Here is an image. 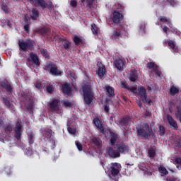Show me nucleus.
<instances>
[{"instance_id":"30","label":"nucleus","mask_w":181,"mask_h":181,"mask_svg":"<svg viewBox=\"0 0 181 181\" xmlns=\"http://www.w3.org/2000/svg\"><path fill=\"white\" fill-rule=\"evenodd\" d=\"M177 93H179V88L175 86H171V88L170 89V94L171 95H176V94H177Z\"/></svg>"},{"instance_id":"41","label":"nucleus","mask_w":181,"mask_h":181,"mask_svg":"<svg viewBox=\"0 0 181 181\" xmlns=\"http://www.w3.org/2000/svg\"><path fill=\"white\" fill-rule=\"evenodd\" d=\"M167 2H168L171 6H175L177 4L176 0H167Z\"/></svg>"},{"instance_id":"63","label":"nucleus","mask_w":181,"mask_h":181,"mask_svg":"<svg viewBox=\"0 0 181 181\" xmlns=\"http://www.w3.org/2000/svg\"><path fill=\"white\" fill-rule=\"evenodd\" d=\"M173 32H175V29L173 28V30H171Z\"/></svg>"},{"instance_id":"21","label":"nucleus","mask_w":181,"mask_h":181,"mask_svg":"<svg viewBox=\"0 0 181 181\" xmlns=\"http://www.w3.org/2000/svg\"><path fill=\"white\" fill-rule=\"evenodd\" d=\"M62 91L64 94H66V95H71V87L69 83H64L62 86Z\"/></svg>"},{"instance_id":"7","label":"nucleus","mask_w":181,"mask_h":181,"mask_svg":"<svg viewBox=\"0 0 181 181\" xmlns=\"http://www.w3.org/2000/svg\"><path fill=\"white\" fill-rule=\"evenodd\" d=\"M49 108L52 112H59L60 111V100L55 99L49 103Z\"/></svg>"},{"instance_id":"34","label":"nucleus","mask_w":181,"mask_h":181,"mask_svg":"<svg viewBox=\"0 0 181 181\" xmlns=\"http://www.w3.org/2000/svg\"><path fill=\"white\" fill-rule=\"evenodd\" d=\"M74 42L75 45H80L81 42H83V37H78V36H75L74 37Z\"/></svg>"},{"instance_id":"56","label":"nucleus","mask_w":181,"mask_h":181,"mask_svg":"<svg viewBox=\"0 0 181 181\" xmlns=\"http://www.w3.org/2000/svg\"><path fill=\"white\" fill-rule=\"evenodd\" d=\"M127 119H122L120 122V125H122V124H127Z\"/></svg>"},{"instance_id":"48","label":"nucleus","mask_w":181,"mask_h":181,"mask_svg":"<svg viewBox=\"0 0 181 181\" xmlns=\"http://www.w3.org/2000/svg\"><path fill=\"white\" fill-rule=\"evenodd\" d=\"M28 140L30 144H33V134H30L28 135Z\"/></svg>"},{"instance_id":"37","label":"nucleus","mask_w":181,"mask_h":181,"mask_svg":"<svg viewBox=\"0 0 181 181\" xmlns=\"http://www.w3.org/2000/svg\"><path fill=\"white\" fill-rule=\"evenodd\" d=\"M92 142H93L96 146H100V145H101V140L97 138H93Z\"/></svg>"},{"instance_id":"5","label":"nucleus","mask_w":181,"mask_h":181,"mask_svg":"<svg viewBox=\"0 0 181 181\" xmlns=\"http://www.w3.org/2000/svg\"><path fill=\"white\" fill-rule=\"evenodd\" d=\"M27 60L30 66L33 64L35 66H40V62H39V57L35 53L30 52Z\"/></svg>"},{"instance_id":"12","label":"nucleus","mask_w":181,"mask_h":181,"mask_svg":"<svg viewBox=\"0 0 181 181\" xmlns=\"http://www.w3.org/2000/svg\"><path fill=\"white\" fill-rule=\"evenodd\" d=\"M168 43V46L172 49L173 52L175 53L179 52V47L176 46V43L173 40H168V41H164L163 45L164 46H166V44Z\"/></svg>"},{"instance_id":"29","label":"nucleus","mask_w":181,"mask_h":181,"mask_svg":"<svg viewBox=\"0 0 181 181\" xmlns=\"http://www.w3.org/2000/svg\"><path fill=\"white\" fill-rule=\"evenodd\" d=\"M39 16V11L36 8H33L32 10V14H31V18L34 21H36Z\"/></svg>"},{"instance_id":"33","label":"nucleus","mask_w":181,"mask_h":181,"mask_svg":"<svg viewBox=\"0 0 181 181\" xmlns=\"http://www.w3.org/2000/svg\"><path fill=\"white\" fill-rule=\"evenodd\" d=\"M67 74H68L69 77L71 78V80H72V81H76V78H77V76H76V73H74L71 71H68Z\"/></svg>"},{"instance_id":"24","label":"nucleus","mask_w":181,"mask_h":181,"mask_svg":"<svg viewBox=\"0 0 181 181\" xmlns=\"http://www.w3.org/2000/svg\"><path fill=\"white\" fill-rule=\"evenodd\" d=\"M1 87H3V88H6L7 91H12V86H11V83L9 82H8V81L4 80L1 83Z\"/></svg>"},{"instance_id":"55","label":"nucleus","mask_w":181,"mask_h":181,"mask_svg":"<svg viewBox=\"0 0 181 181\" xmlns=\"http://www.w3.org/2000/svg\"><path fill=\"white\" fill-rule=\"evenodd\" d=\"M35 87L38 89L42 88V83H40V82L35 83Z\"/></svg>"},{"instance_id":"3","label":"nucleus","mask_w":181,"mask_h":181,"mask_svg":"<svg viewBox=\"0 0 181 181\" xmlns=\"http://www.w3.org/2000/svg\"><path fill=\"white\" fill-rule=\"evenodd\" d=\"M83 93L84 97V101L86 104H91L93 99L94 98V95L91 91V85L86 84L83 86Z\"/></svg>"},{"instance_id":"57","label":"nucleus","mask_w":181,"mask_h":181,"mask_svg":"<svg viewBox=\"0 0 181 181\" xmlns=\"http://www.w3.org/2000/svg\"><path fill=\"white\" fill-rule=\"evenodd\" d=\"M6 23H7V26H8V28H11V27H12V22L8 21L6 22Z\"/></svg>"},{"instance_id":"62","label":"nucleus","mask_w":181,"mask_h":181,"mask_svg":"<svg viewBox=\"0 0 181 181\" xmlns=\"http://www.w3.org/2000/svg\"><path fill=\"white\" fill-rule=\"evenodd\" d=\"M2 122H4V121L2 120V119H0V125H2Z\"/></svg>"},{"instance_id":"15","label":"nucleus","mask_w":181,"mask_h":181,"mask_svg":"<svg viewBox=\"0 0 181 181\" xmlns=\"http://www.w3.org/2000/svg\"><path fill=\"white\" fill-rule=\"evenodd\" d=\"M115 66L117 70L122 71L125 66V59L119 58L115 61Z\"/></svg>"},{"instance_id":"40","label":"nucleus","mask_w":181,"mask_h":181,"mask_svg":"<svg viewBox=\"0 0 181 181\" xmlns=\"http://www.w3.org/2000/svg\"><path fill=\"white\" fill-rule=\"evenodd\" d=\"M41 54H42V56H44V57H49V54H47V50L45 49H41Z\"/></svg>"},{"instance_id":"60","label":"nucleus","mask_w":181,"mask_h":181,"mask_svg":"<svg viewBox=\"0 0 181 181\" xmlns=\"http://www.w3.org/2000/svg\"><path fill=\"white\" fill-rule=\"evenodd\" d=\"M137 104H138V105H139V107H142V102L139 101V102H137Z\"/></svg>"},{"instance_id":"45","label":"nucleus","mask_w":181,"mask_h":181,"mask_svg":"<svg viewBox=\"0 0 181 181\" xmlns=\"http://www.w3.org/2000/svg\"><path fill=\"white\" fill-rule=\"evenodd\" d=\"M68 132H69V134H71L72 135H74V134H76V129L69 127L68 128Z\"/></svg>"},{"instance_id":"47","label":"nucleus","mask_w":181,"mask_h":181,"mask_svg":"<svg viewBox=\"0 0 181 181\" xmlns=\"http://www.w3.org/2000/svg\"><path fill=\"white\" fill-rule=\"evenodd\" d=\"M163 30L165 32V33H170V30H169V28L166 26H163Z\"/></svg>"},{"instance_id":"36","label":"nucleus","mask_w":181,"mask_h":181,"mask_svg":"<svg viewBox=\"0 0 181 181\" xmlns=\"http://www.w3.org/2000/svg\"><path fill=\"white\" fill-rule=\"evenodd\" d=\"M121 37V33L119 31H115L112 35V39H119Z\"/></svg>"},{"instance_id":"35","label":"nucleus","mask_w":181,"mask_h":181,"mask_svg":"<svg viewBox=\"0 0 181 181\" xmlns=\"http://www.w3.org/2000/svg\"><path fill=\"white\" fill-rule=\"evenodd\" d=\"M158 170L160 173H161L162 176H163V175H168V170H166V168L163 166H160L158 168Z\"/></svg>"},{"instance_id":"44","label":"nucleus","mask_w":181,"mask_h":181,"mask_svg":"<svg viewBox=\"0 0 181 181\" xmlns=\"http://www.w3.org/2000/svg\"><path fill=\"white\" fill-rule=\"evenodd\" d=\"M114 9H123L122 5H121L119 3H117L115 5Z\"/></svg>"},{"instance_id":"46","label":"nucleus","mask_w":181,"mask_h":181,"mask_svg":"<svg viewBox=\"0 0 181 181\" xmlns=\"http://www.w3.org/2000/svg\"><path fill=\"white\" fill-rule=\"evenodd\" d=\"M70 5L71 6H73V8H76V6H77V1L76 0L71 1Z\"/></svg>"},{"instance_id":"19","label":"nucleus","mask_w":181,"mask_h":181,"mask_svg":"<svg viewBox=\"0 0 181 181\" xmlns=\"http://www.w3.org/2000/svg\"><path fill=\"white\" fill-rule=\"evenodd\" d=\"M107 153L109 155V156H110V158H119V156H121V154L119 153V152L117 150H114L112 148H109L107 149Z\"/></svg>"},{"instance_id":"31","label":"nucleus","mask_w":181,"mask_h":181,"mask_svg":"<svg viewBox=\"0 0 181 181\" xmlns=\"http://www.w3.org/2000/svg\"><path fill=\"white\" fill-rule=\"evenodd\" d=\"M105 90L107 93L109 94V97H112V95H114L115 90L112 87L110 86H106Z\"/></svg>"},{"instance_id":"59","label":"nucleus","mask_w":181,"mask_h":181,"mask_svg":"<svg viewBox=\"0 0 181 181\" xmlns=\"http://www.w3.org/2000/svg\"><path fill=\"white\" fill-rule=\"evenodd\" d=\"M29 17L28 16H25V18H24V21L26 23H29Z\"/></svg>"},{"instance_id":"18","label":"nucleus","mask_w":181,"mask_h":181,"mask_svg":"<svg viewBox=\"0 0 181 181\" xmlns=\"http://www.w3.org/2000/svg\"><path fill=\"white\" fill-rule=\"evenodd\" d=\"M31 1V4L33 5H35V6H42V8H47V5L46 4V2H45V0H27Z\"/></svg>"},{"instance_id":"9","label":"nucleus","mask_w":181,"mask_h":181,"mask_svg":"<svg viewBox=\"0 0 181 181\" xmlns=\"http://www.w3.org/2000/svg\"><path fill=\"white\" fill-rule=\"evenodd\" d=\"M123 18L124 16H122V13H121V12L118 11H115L113 12L112 20L114 22V23H119Z\"/></svg>"},{"instance_id":"25","label":"nucleus","mask_w":181,"mask_h":181,"mask_svg":"<svg viewBox=\"0 0 181 181\" xmlns=\"http://www.w3.org/2000/svg\"><path fill=\"white\" fill-rule=\"evenodd\" d=\"M160 21L161 22L160 25L161 26H163V25H168L169 28H170L171 29H173V27H172V23H171V21H170V19H167L166 18H161L160 19Z\"/></svg>"},{"instance_id":"10","label":"nucleus","mask_w":181,"mask_h":181,"mask_svg":"<svg viewBox=\"0 0 181 181\" xmlns=\"http://www.w3.org/2000/svg\"><path fill=\"white\" fill-rule=\"evenodd\" d=\"M148 69H152L153 71L158 76L162 77V72L159 71V67L157 65H155L153 62H148L147 64Z\"/></svg>"},{"instance_id":"4","label":"nucleus","mask_w":181,"mask_h":181,"mask_svg":"<svg viewBox=\"0 0 181 181\" xmlns=\"http://www.w3.org/2000/svg\"><path fill=\"white\" fill-rule=\"evenodd\" d=\"M18 45L20 50H23V52H28V50H32L33 49V47L35 46V41L32 40H18Z\"/></svg>"},{"instance_id":"17","label":"nucleus","mask_w":181,"mask_h":181,"mask_svg":"<svg viewBox=\"0 0 181 181\" xmlns=\"http://www.w3.org/2000/svg\"><path fill=\"white\" fill-rule=\"evenodd\" d=\"M170 162L177 166V168L181 170V157L174 156L171 158Z\"/></svg>"},{"instance_id":"23","label":"nucleus","mask_w":181,"mask_h":181,"mask_svg":"<svg viewBox=\"0 0 181 181\" xmlns=\"http://www.w3.org/2000/svg\"><path fill=\"white\" fill-rule=\"evenodd\" d=\"M109 134H110V144L111 145H115L117 141H118V135L111 130H108Z\"/></svg>"},{"instance_id":"11","label":"nucleus","mask_w":181,"mask_h":181,"mask_svg":"<svg viewBox=\"0 0 181 181\" xmlns=\"http://www.w3.org/2000/svg\"><path fill=\"white\" fill-rule=\"evenodd\" d=\"M47 67L49 69V71L52 76H62V71L57 69V66L55 64H49Z\"/></svg>"},{"instance_id":"52","label":"nucleus","mask_w":181,"mask_h":181,"mask_svg":"<svg viewBox=\"0 0 181 181\" xmlns=\"http://www.w3.org/2000/svg\"><path fill=\"white\" fill-rule=\"evenodd\" d=\"M63 45H64V49H69L70 46V45L69 44V42L67 41L64 42Z\"/></svg>"},{"instance_id":"53","label":"nucleus","mask_w":181,"mask_h":181,"mask_svg":"<svg viewBox=\"0 0 181 181\" xmlns=\"http://www.w3.org/2000/svg\"><path fill=\"white\" fill-rule=\"evenodd\" d=\"M1 9H3V11H4V12H8V7H7V6L6 5H2L1 6Z\"/></svg>"},{"instance_id":"27","label":"nucleus","mask_w":181,"mask_h":181,"mask_svg":"<svg viewBox=\"0 0 181 181\" xmlns=\"http://www.w3.org/2000/svg\"><path fill=\"white\" fill-rule=\"evenodd\" d=\"M43 131V133H42V135L43 136L45 137V141L49 139V138H50V136H52V130L47 129H44L42 130Z\"/></svg>"},{"instance_id":"1","label":"nucleus","mask_w":181,"mask_h":181,"mask_svg":"<svg viewBox=\"0 0 181 181\" xmlns=\"http://www.w3.org/2000/svg\"><path fill=\"white\" fill-rule=\"evenodd\" d=\"M121 84L122 88H127L129 90V91L134 93L136 97H140L141 100L143 103H144V104L146 103L149 104L151 103V100L146 98V90L143 86L139 87V89L137 90L136 87L135 86L129 87L127 86V82L124 81L121 82Z\"/></svg>"},{"instance_id":"2","label":"nucleus","mask_w":181,"mask_h":181,"mask_svg":"<svg viewBox=\"0 0 181 181\" xmlns=\"http://www.w3.org/2000/svg\"><path fill=\"white\" fill-rule=\"evenodd\" d=\"M138 135L139 136H142V138H149V136H151L153 138V131H151L149 129V124H144L141 126L140 127H136Z\"/></svg>"},{"instance_id":"22","label":"nucleus","mask_w":181,"mask_h":181,"mask_svg":"<svg viewBox=\"0 0 181 181\" xmlns=\"http://www.w3.org/2000/svg\"><path fill=\"white\" fill-rule=\"evenodd\" d=\"M167 118L171 128H173V129H177V123L175 122V119L170 115H168Z\"/></svg>"},{"instance_id":"6","label":"nucleus","mask_w":181,"mask_h":181,"mask_svg":"<svg viewBox=\"0 0 181 181\" xmlns=\"http://www.w3.org/2000/svg\"><path fill=\"white\" fill-rule=\"evenodd\" d=\"M122 168L121 164L117 163H112L110 164L111 175H112V176H117V175L121 172Z\"/></svg>"},{"instance_id":"20","label":"nucleus","mask_w":181,"mask_h":181,"mask_svg":"<svg viewBox=\"0 0 181 181\" xmlns=\"http://www.w3.org/2000/svg\"><path fill=\"white\" fill-rule=\"evenodd\" d=\"M98 74L99 77H103L104 74H105V66H104L101 62H98Z\"/></svg>"},{"instance_id":"32","label":"nucleus","mask_w":181,"mask_h":181,"mask_svg":"<svg viewBox=\"0 0 181 181\" xmlns=\"http://www.w3.org/2000/svg\"><path fill=\"white\" fill-rule=\"evenodd\" d=\"M129 78L131 81H136V78H138L136 71H132Z\"/></svg>"},{"instance_id":"16","label":"nucleus","mask_w":181,"mask_h":181,"mask_svg":"<svg viewBox=\"0 0 181 181\" xmlns=\"http://www.w3.org/2000/svg\"><path fill=\"white\" fill-rule=\"evenodd\" d=\"M15 137L18 141L21 139V135H22V126L21 125V122H17L15 129Z\"/></svg>"},{"instance_id":"8","label":"nucleus","mask_w":181,"mask_h":181,"mask_svg":"<svg viewBox=\"0 0 181 181\" xmlns=\"http://www.w3.org/2000/svg\"><path fill=\"white\" fill-rule=\"evenodd\" d=\"M115 148H116V149H118L117 151L120 155L121 153H127V152L129 151V147L124 143H118L117 144H116V146Z\"/></svg>"},{"instance_id":"39","label":"nucleus","mask_w":181,"mask_h":181,"mask_svg":"<svg viewBox=\"0 0 181 181\" xmlns=\"http://www.w3.org/2000/svg\"><path fill=\"white\" fill-rule=\"evenodd\" d=\"M75 145L77 147V148L78 149V151H83V145H81V144H80V142L78 141H75Z\"/></svg>"},{"instance_id":"58","label":"nucleus","mask_w":181,"mask_h":181,"mask_svg":"<svg viewBox=\"0 0 181 181\" xmlns=\"http://www.w3.org/2000/svg\"><path fill=\"white\" fill-rule=\"evenodd\" d=\"M104 110L105 112H108V111H110V107L107 105H105Z\"/></svg>"},{"instance_id":"42","label":"nucleus","mask_w":181,"mask_h":181,"mask_svg":"<svg viewBox=\"0 0 181 181\" xmlns=\"http://www.w3.org/2000/svg\"><path fill=\"white\" fill-rule=\"evenodd\" d=\"M159 134L160 135H165V127L163 126H159Z\"/></svg>"},{"instance_id":"51","label":"nucleus","mask_w":181,"mask_h":181,"mask_svg":"<svg viewBox=\"0 0 181 181\" xmlns=\"http://www.w3.org/2000/svg\"><path fill=\"white\" fill-rule=\"evenodd\" d=\"M47 91L48 93H52V91H53V86H47Z\"/></svg>"},{"instance_id":"13","label":"nucleus","mask_w":181,"mask_h":181,"mask_svg":"<svg viewBox=\"0 0 181 181\" xmlns=\"http://www.w3.org/2000/svg\"><path fill=\"white\" fill-rule=\"evenodd\" d=\"M38 32L41 34L43 35L44 36H47L48 39L52 40L53 39V34L50 35V29L47 28L46 27H44L42 28H40Z\"/></svg>"},{"instance_id":"26","label":"nucleus","mask_w":181,"mask_h":181,"mask_svg":"<svg viewBox=\"0 0 181 181\" xmlns=\"http://www.w3.org/2000/svg\"><path fill=\"white\" fill-rule=\"evenodd\" d=\"M91 30H92V33L95 36H97V35L100 33V28H98V27H97V25L95 23H93L91 25Z\"/></svg>"},{"instance_id":"38","label":"nucleus","mask_w":181,"mask_h":181,"mask_svg":"<svg viewBox=\"0 0 181 181\" xmlns=\"http://www.w3.org/2000/svg\"><path fill=\"white\" fill-rule=\"evenodd\" d=\"M82 4L86 2L87 6H91L93 5V0H81Z\"/></svg>"},{"instance_id":"14","label":"nucleus","mask_w":181,"mask_h":181,"mask_svg":"<svg viewBox=\"0 0 181 181\" xmlns=\"http://www.w3.org/2000/svg\"><path fill=\"white\" fill-rule=\"evenodd\" d=\"M93 124H95L96 128L101 132L102 134H105V130H104V126L101 123L100 119L95 117L93 119Z\"/></svg>"},{"instance_id":"61","label":"nucleus","mask_w":181,"mask_h":181,"mask_svg":"<svg viewBox=\"0 0 181 181\" xmlns=\"http://www.w3.org/2000/svg\"><path fill=\"white\" fill-rule=\"evenodd\" d=\"M177 146H178L179 148L181 147V141H179V142H178Z\"/></svg>"},{"instance_id":"54","label":"nucleus","mask_w":181,"mask_h":181,"mask_svg":"<svg viewBox=\"0 0 181 181\" xmlns=\"http://www.w3.org/2000/svg\"><path fill=\"white\" fill-rule=\"evenodd\" d=\"M24 29H25V32H27V33H28V32H29V24H25L24 25Z\"/></svg>"},{"instance_id":"28","label":"nucleus","mask_w":181,"mask_h":181,"mask_svg":"<svg viewBox=\"0 0 181 181\" xmlns=\"http://www.w3.org/2000/svg\"><path fill=\"white\" fill-rule=\"evenodd\" d=\"M148 155L150 158H155V156L156 155V148L155 146L151 147L148 149Z\"/></svg>"},{"instance_id":"43","label":"nucleus","mask_w":181,"mask_h":181,"mask_svg":"<svg viewBox=\"0 0 181 181\" xmlns=\"http://www.w3.org/2000/svg\"><path fill=\"white\" fill-rule=\"evenodd\" d=\"M63 105H64V107H71V105H73V103H71L69 100H64Z\"/></svg>"},{"instance_id":"49","label":"nucleus","mask_w":181,"mask_h":181,"mask_svg":"<svg viewBox=\"0 0 181 181\" xmlns=\"http://www.w3.org/2000/svg\"><path fill=\"white\" fill-rule=\"evenodd\" d=\"M166 180L167 181H180L179 179L175 178V177H168L166 179Z\"/></svg>"},{"instance_id":"50","label":"nucleus","mask_w":181,"mask_h":181,"mask_svg":"<svg viewBox=\"0 0 181 181\" xmlns=\"http://www.w3.org/2000/svg\"><path fill=\"white\" fill-rule=\"evenodd\" d=\"M4 104L5 105H6V107H8V108H11V103L8 102V100H4Z\"/></svg>"}]
</instances>
